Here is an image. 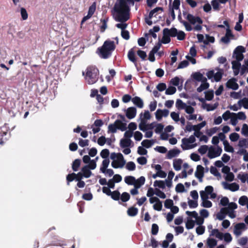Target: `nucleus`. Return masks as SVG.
<instances>
[{
	"label": "nucleus",
	"instance_id": "c85d7f7f",
	"mask_svg": "<svg viewBox=\"0 0 248 248\" xmlns=\"http://www.w3.org/2000/svg\"><path fill=\"white\" fill-rule=\"evenodd\" d=\"M201 85L197 89V91L199 93L202 92L204 90L208 89L209 87V83L206 81H202Z\"/></svg>",
	"mask_w": 248,
	"mask_h": 248
},
{
	"label": "nucleus",
	"instance_id": "f257e3e1",
	"mask_svg": "<svg viewBox=\"0 0 248 248\" xmlns=\"http://www.w3.org/2000/svg\"><path fill=\"white\" fill-rule=\"evenodd\" d=\"M127 0H117L113 11L115 19L120 22H125L129 18L130 8Z\"/></svg>",
	"mask_w": 248,
	"mask_h": 248
},
{
	"label": "nucleus",
	"instance_id": "6ab92c4d",
	"mask_svg": "<svg viewBox=\"0 0 248 248\" xmlns=\"http://www.w3.org/2000/svg\"><path fill=\"white\" fill-rule=\"evenodd\" d=\"M132 141L130 139H122L120 140V145L121 148L128 147L131 145Z\"/></svg>",
	"mask_w": 248,
	"mask_h": 248
},
{
	"label": "nucleus",
	"instance_id": "4468645a",
	"mask_svg": "<svg viewBox=\"0 0 248 248\" xmlns=\"http://www.w3.org/2000/svg\"><path fill=\"white\" fill-rule=\"evenodd\" d=\"M135 48H136V47H134L131 48L129 50L128 54H127V57L128 58V59L131 62H133L134 63V64L135 65V66H136L137 64V59H136L135 54V51H134Z\"/></svg>",
	"mask_w": 248,
	"mask_h": 248
},
{
	"label": "nucleus",
	"instance_id": "f704fd0d",
	"mask_svg": "<svg viewBox=\"0 0 248 248\" xmlns=\"http://www.w3.org/2000/svg\"><path fill=\"white\" fill-rule=\"evenodd\" d=\"M153 144V141L151 140H144L141 142V145L143 147L146 148H149L151 147Z\"/></svg>",
	"mask_w": 248,
	"mask_h": 248
},
{
	"label": "nucleus",
	"instance_id": "dca6fc26",
	"mask_svg": "<svg viewBox=\"0 0 248 248\" xmlns=\"http://www.w3.org/2000/svg\"><path fill=\"white\" fill-rule=\"evenodd\" d=\"M132 102L134 105L139 108L143 107V102L142 100L138 96H135L132 99Z\"/></svg>",
	"mask_w": 248,
	"mask_h": 248
},
{
	"label": "nucleus",
	"instance_id": "9d476101",
	"mask_svg": "<svg viewBox=\"0 0 248 248\" xmlns=\"http://www.w3.org/2000/svg\"><path fill=\"white\" fill-rule=\"evenodd\" d=\"M186 18L192 25H194L196 23L199 24H202L203 23V21L200 17L195 16L191 14H187Z\"/></svg>",
	"mask_w": 248,
	"mask_h": 248
},
{
	"label": "nucleus",
	"instance_id": "4be33fe9",
	"mask_svg": "<svg viewBox=\"0 0 248 248\" xmlns=\"http://www.w3.org/2000/svg\"><path fill=\"white\" fill-rule=\"evenodd\" d=\"M90 170V169L89 168L88 166H87L86 165L82 168L81 172L84 177L88 178L90 177L92 174V172Z\"/></svg>",
	"mask_w": 248,
	"mask_h": 248
},
{
	"label": "nucleus",
	"instance_id": "6e6552de",
	"mask_svg": "<svg viewBox=\"0 0 248 248\" xmlns=\"http://www.w3.org/2000/svg\"><path fill=\"white\" fill-rule=\"evenodd\" d=\"M159 11H163V8L160 7H157L150 12L148 17L145 18V22L148 25L151 26L152 25L153 22L151 20V19L154 16H156V15L155 14Z\"/></svg>",
	"mask_w": 248,
	"mask_h": 248
},
{
	"label": "nucleus",
	"instance_id": "5fc2aeb1",
	"mask_svg": "<svg viewBox=\"0 0 248 248\" xmlns=\"http://www.w3.org/2000/svg\"><path fill=\"white\" fill-rule=\"evenodd\" d=\"M164 206L167 209H170L173 206V202L171 199H167L164 202Z\"/></svg>",
	"mask_w": 248,
	"mask_h": 248
},
{
	"label": "nucleus",
	"instance_id": "9b49d317",
	"mask_svg": "<svg viewBox=\"0 0 248 248\" xmlns=\"http://www.w3.org/2000/svg\"><path fill=\"white\" fill-rule=\"evenodd\" d=\"M237 79L232 78L229 79L226 83V87L229 89L236 90L239 88V85L236 82Z\"/></svg>",
	"mask_w": 248,
	"mask_h": 248
},
{
	"label": "nucleus",
	"instance_id": "423d86ee",
	"mask_svg": "<svg viewBox=\"0 0 248 248\" xmlns=\"http://www.w3.org/2000/svg\"><path fill=\"white\" fill-rule=\"evenodd\" d=\"M196 141V139L194 136L191 135L189 138H183L182 140L183 144L186 145V147H184L182 145V148L184 150H187L194 148L197 145V144H194L192 145H189V143H193Z\"/></svg>",
	"mask_w": 248,
	"mask_h": 248
},
{
	"label": "nucleus",
	"instance_id": "a211bd4d",
	"mask_svg": "<svg viewBox=\"0 0 248 248\" xmlns=\"http://www.w3.org/2000/svg\"><path fill=\"white\" fill-rule=\"evenodd\" d=\"M193 78L198 81H206L207 79L200 72H195L192 75Z\"/></svg>",
	"mask_w": 248,
	"mask_h": 248
},
{
	"label": "nucleus",
	"instance_id": "cd10ccee",
	"mask_svg": "<svg viewBox=\"0 0 248 248\" xmlns=\"http://www.w3.org/2000/svg\"><path fill=\"white\" fill-rule=\"evenodd\" d=\"M108 20V17H105L103 18H101L100 20L101 22L102 23V25L100 27V31L101 32H104L105 30L107 28V22Z\"/></svg>",
	"mask_w": 248,
	"mask_h": 248
},
{
	"label": "nucleus",
	"instance_id": "ea45409f",
	"mask_svg": "<svg viewBox=\"0 0 248 248\" xmlns=\"http://www.w3.org/2000/svg\"><path fill=\"white\" fill-rule=\"evenodd\" d=\"M110 196L113 200L118 201L120 199V193L118 190H115L111 192Z\"/></svg>",
	"mask_w": 248,
	"mask_h": 248
},
{
	"label": "nucleus",
	"instance_id": "aec40b11",
	"mask_svg": "<svg viewBox=\"0 0 248 248\" xmlns=\"http://www.w3.org/2000/svg\"><path fill=\"white\" fill-rule=\"evenodd\" d=\"M145 182V178L144 176H140L138 179H136L134 186L135 188H140L141 186L143 185Z\"/></svg>",
	"mask_w": 248,
	"mask_h": 248
},
{
	"label": "nucleus",
	"instance_id": "c03bdc74",
	"mask_svg": "<svg viewBox=\"0 0 248 248\" xmlns=\"http://www.w3.org/2000/svg\"><path fill=\"white\" fill-rule=\"evenodd\" d=\"M140 119L141 120H145V121H147V120H149L150 119L151 117V115L149 112V111L148 110H145L144 111V114H143V117H142V114L141 113L140 114Z\"/></svg>",
	"mask_w": 248,
	"mask_h": 248
},
{
	"label": "nucleus",
	"instance_id": "7c9ffc66",
	"mask_svg": "<svg viewBox=\"0 0 248 248\" xmlns=\"http://www.w3.org/2000/svg\"><path fill=\"white\" fill-rule=\"evenodd\" d=\"M124 181L128 185H134L136 182V179L134 176H127L124 178Z\"/></svg>",
	"mask_w": 248,
	"mask_h": 248
},
{
	"label": "nucleus",
	"instance_id": "1a4fd4ad",
	"mask_svg": "<svg viewBox=\"0 0 248 248\" xmlns=\"http://www.w3.org/2000/svg\"><path fill=\"white\" fill-rule=\"evenodd\" d=\"M222 151V150L221 148L219 146H217L216 149L213 148L212 147H211L209 149L208 156L210 158H213L219 156L221 155Z\"/></svg>",
	"mask_w": 248,
	"mask_h": 248
},
{
	"label": "nucleus",
	"instance_id": "bb28decb",
	"mask_svg": "<svg viewBox=\"0 0 248 248\" xmlns=\"http://www.w3.org/2000/svg\"><path fill=\"white\" fill-rule=\"evenodd\" d=\"M81 164V160L79 159H75L72 163V168L74 171H77Z\"/></svg>",
	"mask_w": 248,
	"mask_h": 248
},
{
	"label": "nucleus",
	"instance_id": "f03ea898",
	"mask_svg": "<svg viewBox=\"0 0 248 248\" xmlns=\"http://www.w3.org/2000/svg\"><path fill=\"white\" fill-rule=\"evenodd\" d=\"M116 48V46L113 41L107 40L105 41L102 46L99 47L97 49V53L99 56L103 59L108 58Z\"/></svg>",
	"mask_w": 248,
	"mask_h": 248
},
{
	"label": "nucleus",
	"instance_id": "a18cd8bd",
	"mask_svg": "<svg viewBox=\"0 0 248 248\" xmlns=\"http://www.w3.org/2000/svg\"><path fill=\"white\" fill-rule=\"evenodd\" d=\"M214 97V93L213 91H208L205 92V98L208 101H210Z\"/></svg>",
	"mask_w": 248,
	"mask_h": 248
},
{
	"label": "nucleus",
	"instance_id": "13d9d810",
	"mask_svg": "<svg viewBox=\"0 0 248 248\" xmlns=\"http://www.w3.org/2000/svg\"><path fill=\"white\" fill-rule=\"evenodd\" d=\"M126 168L129 170H134L136 169V165L133 162L130 161L126 164Z\"/></svg>",
	"mask_w": 248,
	"mask_h": 248
},
{
	"label": "nucleus",
	"instance_id": "ddd939ff",
	"mask_svg": "<svg viewBox=\"0 0 248 248\" xmlns=\"http://www.w3.org/2000/svg\"><path fill=\"white\" fill-rule=\"evenodd\" d=\"M246 226L244 223H238L235 225L234 228V233L236 235H240L241 234V230H245Z\"/></svg>",
	"mask_w": 248,
	"mask_h": 248
},
{
	"label": "nucleus",
	"instance_id": "bf43d9fd",
	"mask_svg": "<svg viewBox=\"0 0 248 248\" xmlns=\"http://www.w3.org/2000/svg\"><path fill=\"white\" fill-rule=\"evenodd\" d=\"M137 55L142 59V60H145L146 58L147 57V54L146 53L141 50H138Z\"/></svg>",
	"mask_w": 248,
	"mask_h": 248
},
{
	"label": "nucleus",
	"instance_id": "5701e85b",
	"mask_svg": "<svg viewBox=\"0 0 248 248\" xmlns=\"http://www.w3.org/2000/svg\"><path fill=\"white\" fill-rule=\"evenodd\" d=\"M180 152V151L179 149H172L170 150L167 154V158L168 159H171L172 158L177 155Z\"/></svg>",
	"mask_w": 248,
	"mask_h": 248
},
{
	"label": "nucleus",
	"instance_id": "4c0bfd02",
	"mask_svg": "<svg viewBox=\"0 0 248 248\" xmlns=\"http://www.w3.org/2000/svg\"><path fill=\"white\" fill-rule=\"evenodd\" d=\"M116 125V121L114 122L113 124H109L108 126V132H111L112 133H115L117 131Z\"/></svg>",
	"mask_w": 248,
	"mask_h": 248
},
{
	"label": "nucleus",
	"instance_id": "2eb2a0df",
	"mask_svg": "<svg viewBox=\"0 0 248 248\" xmlns=\"http://www.w3.org/2000/svg\"><path fill=\"white\" fill-rule=\"evenodd\" d=\"M229 212L228 211V208H222L220 212L218 213L217 215V217L218 219L219 220H222L225 217V216Z\"/></svg>",
	"mask_w": 248,
	"mask_h": 248
},
{
	"label": "nucleus",
	"instance_id": "e2e57ef3",
	"mask_svg": "<svg viewBox=\"0 0 248 248\" xmlns=\"http://www.w3.org/2000/svg\"><path fill=\"white\" fill-rule=\"evenodd\" d=\"M230 186V188H229V189L233 192L238 190L239 188V185L235 183H232Z\"/></svg>",
	"mask_w": 248,
	"mask_h": 248
},
{
	"label": "nucleus",
	"instance_id": "603ef678",
	"mask_svg": "<svg viewBox=\"0 0 248 248\" xmlns=\"http://www.w3.org/2000/svg\"><path fill=\"white\" fill-rule=\"evenodd\" d=\"M76 173L73 172L70 174H68L66 176V180L67 182V185L69 184V182H72L73 180H76Z\"/></svg>",
	"mask_w": 248,
	"mask_h": 248
},
{
	"label": "nucleus",
	"instance_id": "864d4df0",
	"mask_svg": "<svg viewBox=\"0 0 248 248\" xmlns=\"http://www.w3.org/2000/svg\"><path fill=\"white\" fill-rule=\"evenodd\" d=\"M208 150V146L204 145L201 146L198 149V151L199 153H200L201 155H204L207 152Z\"/></svg>",
	"mask_w": 248,
	"mask_h": 248
},
{
	"label": "nucleus",
	"instance_id": "20e7f679",
	"mask_svg": "<svg viewBox=\"0 0 248 248\" xmlns=\"http://www.w3.org/2000/svg\"><path fill=\"white\" fill-rule=\"evenodd\" d=\"M110 158L113 160L111 163V166L114 168H122L125 164L124 156L120 153L117 154L115 153H111Z\"/></svg>",
	"mask_w": 248,
	"mask_h": 248
},
{
	"label": "nucleus",
	"instance_id": "7ed1b4c3",
	"mask_svg": "<svg viewBox=\"0 0 248 248\" xmlns=\"http://www.w3.org/2000/svg\"><path fill=\"white\" fill-rule=\"evenodd\" d=\"M98 69L94 66H90L86 69V74L85 78L88 84H93L98 80Z\"/></svg>",
	"mask_w": 248,
	"mask_h": 248
},
{
	"label": "nucleus",
	"instance_id": "a878e982",
	"mask_svg": "<svg viewBox=\"0 0 248 248\" xmlns=\"http://www.w3.org/2000/svg\"><path fill=\"white\" fill-rule=\"evenodd\" d=\"M138 213V209L135 207H131L129 208L127 211L128 215L130 217L136 216Z\"/></svg>",
	"mask_w": 248,
	"mask_h": 248
},
{
	"label": "nucleus",
	"instance_id": "49530a36",
	"mask_svg": "<svg viewBox=\"0 0 248 248\" xmlns=\"http://www.w3.org/2000/svg\"><path fill=\"white\" fill-rule=\"evenodd\" d=\"M176 92V89L173 86H170L166 90L165 93L167 95H172Z\"/></svg>",
	"mask_w": 248,
	"mask_h": 248
},
{
	"label": "nucleus",
	"instance_id": "8fccbe9b",
	"mask_svg": "<svg viewBox=\"0 0 248 248\" xmlns=\"http://www.w3.org/2000/svg\"><path fill=\"white\" fill-rule=\"evenodd\" d=\"M96 10V2H94L93 4L89 7L88 14L89 15L93 16L94 13Z\"/></svg>",
	"mask_w": 248,
	"mask_h": 248
},
{
	"label": "nucleus",
	"instance_id": "0e129e2a",
	"mask_svg": "<svg viewBox=\"0 0 248 248\" xmlns=\"http://www.w3.org/2000/svg\"><path fill=\"white\" fill-rule=\"evenodd\" d=\"M153 208L155 210L161 211L162 208V202L159 200V202H157L153 205Z\"/></svg>",
	"mask_w": 248,
	"mask_h": 248
},
{
	"label": "nucleus",
	"instance_id": "69168bd1",
	"mask_svg": "<svg viewBox=\"0 0 248 248\" xmlns=\"http://www.w3.org/2000/svg\"><path fill=\"white\" fill-rule=\"evenodd\" d=\"M170 117L174 121L176 122H178L180 120L179 113H176L174 111L171 112L170 113Z\"/></svg>",
	"mask_w": 248,
	"mask_h": 248
},
{
	"label": "nucleus",
	"instance_id": "0eeeda50",
	"mask_svg": "<svg viewBox=\"0 0 248 248\" xmlns=\"http://www.w3.org/2000/svg\"><path fill=\"white\" fill-rule=\"evenodd\" d=\"M245 52V48L242 46H237L233 51V55L237 61H241L244 59L243 53Z\"/></svg>",
	"mask_w": 248,
	"mask_h": 248
},
{
	"label": "nucleus",
	"instance_id": "412c9836",
	"mask_svg": "<svg viewBox=\"0 0 248 248\" xmlns=\"http://www.w3.org/2000/svg\"><path fill=\"white\" fill-rule=\"evenodd\" d=\"M171 30H175L176 32V36L177 37V38L179 40H184L186 38V34L185 33L182 31H178L177 29L175 28H171Z\"/></svg>",
	"mask_w": 248,
	"mask_h": 248
},
{
	"label": "nucleus",
	"instance_id": "c9c22d12",
	"mask_svg": "<svg viewBox=\"0 0 248 248\" xmlns=\"http://www.w3.org/2000/svg\"><path fill=\"white\" fill-rule=\"evenodd\" d=\"M130 198V196L129 194L127 192H124L122 194L120 198L123 202H126L129 201Z\"/></svg>",
	"mask_w": 248,
	"mask_h": 248
},
{
	"label": "nucleus",
	"instance_id": "6e6d98bb",
	"mask_svg": "<svg viewBox=\"0 0 248 248\" xmlns=\"http://www.w3.org/2000/svg\"><path fill=\"white\" fill-rule=\"evenodd\" d=\"M109 155V150L107 149H103L100 153V155L103 158L108 159Z\"/></svg>",
	"mask_w": 248,
	"mask_h": 248
},
{
	"label": "nucleus",
	"instance_id": "79ce46f5",
	"mask_svg": "<svg viewBox=\"0 0 248 248\" xmlns=\"http://www.w3.org/2000/svg\"><path fill=\"white\" fill-rule=\"evenodd\" d=\"M195 225V221L191 219H188L186 223V227L187 229H192Z\"/></svg>",
	"mask_w": 248,
	"mask_h": 248
},
{
	"label": "nucleus",
	"instance_id": "2f4dec72",
	"mask_svg": "<svg viewBox=\"0 0 248 248\" xmlns=\"http://www.w3.org/2000/svg\"><path fill=\"white\" fill-rule=\"evenodd\" d=\"M186 106V104L185 103H184L181 99H178L177 100L176 102V107L178 109H184Z\"/></svg>",
	"mask_w": 248,
	"mask_h": 248
},
{
	"label": "nucleus",
	"instance_id": "338daca9",
	"mask_svg": "<svg viewBox=\"0 0 248 248\" xmlns=\"http://www.w3.org/2000/svg\"><path fill=\"white\" fill-rule=\"evenodd\" d=\"M202 206L205 208H210L212 206V203L208 200H203L202 203Z\"/></svg>",
	"mask_w": 248,
	"mask_h": 248
},
{
	"label": "nucleus",
	"instance_id": "473e14b6",
	"mask_svg": "<svg viewBox=\"0 0 248 248\" xmlns=\"http://www.w3.org/2000/svg\"><path fill=\"white\" fill-rule=\"evenodd\" d=\"M154 186L164 189L165 187V183L162 180H156L154 182Z\"/></svg>",
	"mask_w": 248,
	"mask_h": 248
},
{
	"label": "nucleus",
	"instance_id": "3c124183",
	"mask_svg": "<svg viewBox=\"0 0 248 248\" xmlns=\"http://www.w3.org/2000/svg\"><path fill=\"white\" fill-rule=\"evenodd\" d=\"M146 121L145 120H141V122L139 125L140 129L142 131H146Z\"/></svg>",
	"mask_w": 248,
	"mask_h": 248
},
{
	"label": "nucleus",
	"instance_id": "774afa93",
	"mask_svg": "<svg viewBox=\"0 0 248 248\" xmlns=\"http://www.w3.org/2000/svg\"><path fill=\"white\" fill-rule=\"evenodd\" d=\"M121 36L125 40H128L130 38L129 32L127 30H123L121 31Z\"/></svg>",
	"mask_w": 248,
	"mask_h": 248
},
{
	"label": "nucleus",
	"instance_id": "09e8293b",
	"mask_svg": "<svg viewBox=\"0 0 248 248\" xmlns=\"http://www.w3.org/2000/svg\"><path fill=\"white\" fill-rule=\"evenodd\" d=\"M20 13L22 18L23 20H25L28 19V14L25 8L22 7L20 9Z\"/></svg>",
	"mask_w": 248,
	"mask_h": 248
},
{
	"label": "nucleus",
	"instance_id": "393cba45",
	"mask_svg": "<svg viewBox=\"0 0 248 248\" xmlns=\"http://www.w3.org/2000/svg\"><path fill=\"white\" fill-rule=\"evenodd\" d=\"M183 160L181 159H175L173 161V166L175 170H180L181 169V165Z\"/></svg>",
	"mask_w": 248,
	"mask_h": 248
},
{
	"label": "nucleus",
	"instance_id": "c756f323",
	"mask_svg": "<svg viewBox=\"0 0 248 248\" xmlns=\"http://www.w3.org/2000/svg\"><path fill=\"white\" fill-rule=\"evenodd\" d=\"M239 107L243 106L245 108L248 109V98L244 97L238 102Z\"/></svg>",
	"mask_w": 248,
	"mask_h": 248
},
{
	"label": "nucleus",
	"instance_id": "b1692460",
	"mask_svg": "<svg viewBox=\"0 0 248 248\" xmlns=\"http://www.w3.org/2000/svg\"><path fill=\"white\" fill-rule=\"evenodd\" d=\"M195 176V177L199 176L200 177L204 176V168L202 166L199 165L197 166Z\"/></svg>",
	"mask_w": 248,
	"mask_h": 248
},
{
	"label": "nucleus",
	"instance_id": "e433bc0d",
	"mask_svg": "<svg viewBox=\"0 0 248 248\" xmlns=\"http://www.w3.org/2000/svg\"><path fill=\"white\" fill-rule=\"evenodd\" d=\"M223 72V70H221L219 71H218L216 74L214 73V79L216 82H218L220 81L222 78V75Z\"/></svg>",
	"mask_w": 248,
	"mask_h": 248
},
{
	"label": "nucleus",
	"instance_id": "58836bf2",
	"mask_svg": "<svg viewBox=\"0 0 248 248\" xmlns=\"http://www.w3.org/2000/svg\"><path fill=\"white\" fill-rule=\"evenodd\" d=\"M238 146L240 147L248 148V139H243L239 141Z\"/></svg>",
	"mask_w": 248,
	"mask_h": 248
},
{
	"label": "nucleus",
	"instance_id": "39448f33",
	"mask_svg": "<svg viewBox=\"0 0 248 248\" xmlns=\"http://www.w3.org/2000/svg\"><path fill=\"white\" fill-rule=\"evenodd\" d=\"M176 30H171V28L169 29L168 28H165L163 30V37L161 41V44H166L169 43L170 41V37H176L175 34Z\"/></svg>",
	"mask_w": 248,
	"mask_h": 248
},
{
	"label": "nucleus",
	"instance_id": "4d7b16f0",
	"mask_svg": "<svg viewBox=\"0 0 248 248\" xmlns=\"http://www.w3.org/2000/svg\"><path fill=\"white\" fill-rule=\"evenodd\" d=\"M155 194L156 196H158L159 197H160V198H162V199L166 198V196L165 194L163 192L161 191L160 189L155 188Z\"/></svg>",
	"mask_w": 248,
	"mask_h": 248
},
{
	"label": "nucleus",
	"instance_id": "a19ab883",
	"mask_svg": "<svg viewBox=\"0 0 248 248\" xmlns=\"http://www.w3.org/2000/svg\"><path fill=\"white\" fill-rule=\"evenodd\" d=\"M152 247L153 248H156L158 246V242L155 239L154 237H152L151 239V243L149 245H144V247Z\"/></svg>",
	"mask_w": 248,
	"mask_h": 248
},
{
	"label": "nucleus",
	"instance_id": "052dcab7",
	"mask_svg": "<svg viewBox=\"0 0 248 248\" xmlns=\"http://www.w3.org/2000/svg\"><path fill=\"white\" fill-rule=\"evenodd\" d=\"M159 228L156 224H153L152 225L151 233L153 235H156L158 232Z\"/></svg>",
	"mask_w": 248,
	"mask_h": 248
},
{
	"label": "nucleus",
	"instance_id": "37998d69",
	"mask_svg": "<svg viewBox=\"0 0 248 248\" xmlns=\"http://www.w3.org/2000/svg\"><path fill=\"white\" fill-rule=\"evenodd\" d=\"M238 202L241 205H245L248 202V198L246 196H242L239 198Z\"/></svg>",
	"mask_w": 248,
	"mask_h": 248
},
{
	"label": "nucleus",
	"instance_id": "72a5a7b5",
	"mask_svg": "<svg viewBox=\"0 0 248 248\" xmlns=\"http://www.w3.org/2000/svg\"><path fill=\"white\" fill-rule=\"evenodd\" d=\"M232 115H235V113H231L229 110H227L222 115V118L224 121H227L231 118Z\"/></svg>",
	"mask_w": 248,
	"mask_h": 248
},
{
	"label": "nucleus",
	"instance_id": "f8f14e48",
	"mask_svg": "<svg viewBox=\"0 0 248 248\" xmlns=\"http://www.w3.org/2000/svg\"><path fill=\"white\" fill-rule=\"evenodd\" d=\"M136 114L137 109L135 107H129L126 110L125 115L129 119H132L135 118Z\"/></svg>",
	"mask_w": 248,
	"mask_h": 248
},
{
	"label": "nucleus",
	"instance_id": "680f3d73",
	"mask_svg": "<svg viewBox=\"0 0 248 248\" xmlns=\"http://www.w3.org/2000/svg\"><path fill=\"white\" fill-rule=\"evenodd\" d=\"M239 138V135L237 133H232L230 135V139L232 141L234 142L237 141Z\"/></svg>",
	"mask_w": 248,
	"mask_h": 248
},
{
	"label": "nucleus",
	"instance_id": "f3484780",
	"mask_svg": "<svg viewBox=\"0 0 248 248\" xmlns=\"http://www.w3.org/2000/svg\"><path fill=\"white\" fill-rule=\"evenodd\" d=\"M126 124L123 123L120 120H116V125L117 128L122 131H125L127 129Z\"/></svg>",
	"mask_w": 248,
	"mask_h": 248
},
{
	"label": "nucleus",
	"instance_id": "de8ad7c7",
	"mask_svg": "<svg viewBox=\"0 0 248 248\" xmlns=\"http://www.w3.org/2000/svg\"><path fill=\"white\" fill-rule=\"evenodd\" d=\"M207 244L210 248H212L217 245V241L214 238H208L207 239Z\"/></svg>",
	"mask_w": 248,
	"mask_h": 248
}]
</instances>
